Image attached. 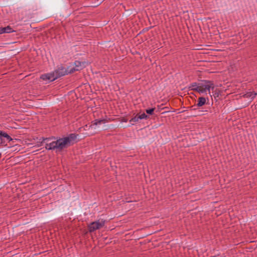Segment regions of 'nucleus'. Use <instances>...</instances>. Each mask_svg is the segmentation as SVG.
<instances>
[{
  "label": "nucleus",
  "instance_id": "1",
  "mask_svg": "<svg viewBox=\"0 0 257 257\" xmlns=\"http://www.w3.org/2000/svg\"><path fill=\"white\" fill-rule=\"evenodd\" d=\"M78 136V134H70L63 138L56 137L55 140L45 144V148L47 150H56V152H61L64 149L67 148L77 143L78 141L77 140Z\"/></svg>",
  "mask_w": 257,
  "mask_h": 257
},
{
  "label": "nucleus",
  "instance_id": "2",
  "mask_svg": "<svg viewBox=\"0 0 257 257\" xmlns=\"http://www.w3.org/2000/svg\"><path fill=\"white\" fill-rule=\"evenodd\" d=\"M201 83H198V86L195 88V91L199 93H206L207 91L210 93V89H213L215 87L213 81L202 80Z\"/></svg>",
  "mask_w": 257,
  "mask_h": 257
},
{
  "label": "nucleus",
  "instance_id": "3",
  "mask_svg": "<svg viewBox=\"0 0 257 257\" xmlns=\"http://www.w3.org/2000/svg\"><path fill=\"white\" fill-rule=\"evenodd\" d=\"M64 76V74L60 73L59 68L55 70L50 73L42 74L40 78L44 81H48L49 82H52L58 78Z\"/></svg>",
  "mask_w": 257,
  "mask_h": 257
},
{
  "label": "nucleus",
  "instance_id": "4",
  "mask_svg": "<svg viewBox=\"0 0 257 257\" xmlns=\"http://www.w3.org/2000/svg\"><path fill=\"white\" fill-rule=\"evenodd\" d=\"M104 224L105 220L103 219L92 222L88 226V230L90 232H92L102 227L104 225Z\"/></svg>",
  "mask_w": 257,
  "mask_h": 257
},
{
  "label": "nucleus",
  "instance_id": "5",
  "mask_svg": "<svg viewBox=\"0 0 257 257\" xmlns=\"http://www.w3.org/2000/svg\"><path fill=\"white\" fill-rule=\"evenodd\" d=\"M0 140L1 143L4 146L7 145V144H5L7 141L10 143L11 141H18V140L16 139H12L7 133L3 131H2Z\"/></svg>",
  "mask_w": 257,
  "mask_h": 257
},
{
  "label": "nucleus",
  "instance_id": "6",
  "mask_svg": "<svg viewBox=\"0 0 257 257\" xmlns=\"http://www.w3.org/2000/svg\"><path fill=\"white\" fill-rule=\"evenodd\" d=\"M148 117V116L145 113H143L141 114H137L135 116L130 119V122L131 123L132 125H134L135 123L138 122L139 119H142L144 118L147 119Z\"/></svg>",
  "mask_w": 257,
  "mask_h": 257
},
{
  "label": "nucleus",
  "instance_id": "7",
  "mask_svg": "<svg viewBox=\"0 0 257 257\" xmlns=\"http://www.w3.org/2000/svg\"><path fill=\"white\" fill-rule=\"evenodd\" d=\"M59 68L60 70V73L64 74V76L67 75L68 74H72L74 73L75 71H78L77 69L75 68V66L71 68L68 67L67 69H66L63 66H61L59 67Z\"/></svg>",
  "mask_w": 257,
  "mask_h": 257
},
{
  "label": "nucleus",
  "instance_id": "8",
  "mask_svg": "<svg viewBox=\"0 0 257 257\" xmlns=\"http://www.w3.org/2000/svg\"><path fill=\"white\" fill-rule=\"evenodd\" d=\"M111 121L110 118L106 117L103 119H96L91 122L92 125H97L101 123H105Z\"/></svg>",
  "mask_w": 257,
  "mask_h": 257
},
{
  "label": "nucleus",
  "instance_id": "9",
  "mask_svg": "<svg viewBox=\"0 0 257 257\" xmlns=\"http://www.w3.org/2000/svg\"><path fill=\"white\" fill-rule=\"evenodd\" d=\"M1 30L3 34L15 33L16 34V30H15L13 27L9 25L7 27H1Z\"/></svg>",
  "mask_w": 257,
  "mask_h": 257
},
{
  "label": "nucleus",
  "instance_id": "10",
  "mask_svg": "<svg viewBox=\"0 0 257 257\" xmlns=\"http://www.w3.org/2000/svg\"><path fill=\"white\" fill-rule=\"evenodd\" d=\"M74 65L78 71L82 70L85 67V62H81L79 61H75Z\"/></svg>",
  "mask_w": 257,
  "mask_h": 257
},
{
  "label": "nucleus",
  "instance_id": "11",
  "mask_svg": "<svg viewBox=\"0 0 257 257\" xmlns=\"http://www.w3.org/2000/svg\"><path fill=\"white\" fill-rule=\"evenodd\" d=\"M57 139L55 137H51L49 138H44L42 137V141L41 142V144L38 145V146H41L43 143L46 141V144L48 143H51L52 141L55 140Z\"/></svg>",
  "mask_w": 257,
  "mask_h": 257
},
{
  "label": "nucleus",
  "instance_id": "12",
  "mask_svg": "<svg viewBox=\"0 0 257 257\" xmlns=\"http://www.w3.org/2000/svg\"><path fill=\"white\" fill-rule=\"evenodd\" d=\"M257 95V93L254 91L252 92H247L244 94L242 95V97L244 98H251L252 100Z\"/></svg>",
  "mask_w": 257,
  "mask_h": 257
},
{
  "label": "nucleus",
  "instance_id": "13",
  "mask_svg": "<svg viewBox=\"0 0 257 257\" xmlns=\"http://www.w3.org/2000/svg\"><path fill=\"white\" fill-rule=\"evenodd\" d=\"M206 103V99L204 97H200L198 98L197 106L201 107Z\"/></svg>",
  "mask_w": 257,
  "mask_h": 257
},
{
  "label": "nucleus",
  "instance_id": "14",
  "mask_svg": "<svg viewBox=\"0 0 257 257\" xmlns=\"http://www.w3.org/2000/svg\"><path fill=\"white\" fill-rule=\"evenodd\" d=\"M147 18L151 25L150 27H153L159 23L157 19L156 20H154V17H147Z\"/></svg>",
  "mask_w": 257,
  "mask_h": 257
},
{
  "label": "nucleus",
  "instance_id": "15",
  "mask_svg": "<svg viewBox=\"0 0 257 257\" xmlns=\"http://www.w3.org/2000/svg\"><path fill=\"white\" fill-rule=\"evenodd\" d=\"M198 86V83L196 82H194L191 84H190V86H189V88H190L191 90L193 91H195V88H196Z\"/></svg>",
  "mask_w": 257,
  "mask_h": 257
},
{
  "label": "nucleus",
  "instance_id": "16",
  "mask_svg": "<svg viewBox=\"0 0 257 257\" xmlns=\"http://www.w3.org/2000/svg\"><path fill=\"white\" fill-rule=\"evenodd\" d=\"M118 119H119V120L120 121V122H126L128 120V118H127V116L120 117H119Z\"/></svg>",
  "mask_w": 257,
  "mask_h": 257
},
{
  "label": "nucleus",
  "instance_id": "17",
  "mask_svg": "<svg viewBox=\"0 0 257 257\" xmlns=\"http://www.w3.org/2000/svg\"><path fill=\"white\" fill-rule=\"evenodd\" d=\"M155 109V108L147 109H146V112L149 114H153Z\"/></svg>",
  "mask_w": 257,
  "mask_h": 257
},
{
  "label": "nucleus",
  "instance_id": "18",
  "mask_svg": "<svg viewBox=\"0 0 257 257\" xmlns=\"http://www.w3.org/2000/svg\"><path fill=\"white\" fill-rule=\"evenodd\" d=\"M219 93L218 92H217L216 91H215L214 93L213 94V95L214 97L215 98L219 96Z\"/></svg>",
  "mask_w": 257,
  "mask_h": 257
},
{
  "label": "nucleus",
  "instance_id": "19",
  "mask_svg": "<svg viewBox=\"0 0 257 257\" xmlns=\"http://www.w3.org/2000/svg\"><path fill=\"white\" fill-rule=\"evenodd\" d=\"M12 36L13 37H17V38H19V34L18 33V31H16V34L15 33H12Z\"/></svg>",
  "mask_w": 257,
  "mask_h": 257
},
{
  "label": "nucleus",
  "instance_id": "20",
  "mask_svg": "<svg viewBox=\"0 0 257 257\" xmlns=\"http://www.w3.org/2000/svg\"><path fill=\"white\" fill-rule=\"evenodd\" d=\"M16 141H11V142L10 143V145L11 146H16L17 144L15 143Z\"/></svg>",
  "mask_w": 257,
  "mask_h": 257
},
{
  "label": "nucleus",
  "instance_id": "21",
  "mask_svg": "<svg viewBox=\"0 0 257 257\" xmlns=\"http://www.w3.org/2000/svg\"><path fill=\"white\" fill-rule=\"evenodd\" d=\"M130 13L131 14H133V16H135L137 14V13H136V11H133L132 12H130Z\"/></svg>",
  "mask_w": 257,
  "mask_h": 257
},
{
  "label": "nucleus",
  "instance_id": "22",
  "mask_svg": "<svg viewBox=\"0 0 257 257\" xmlns=\"http://www.w3.org/2000/svg\"><path fill=\"white\" fill-rule=\"evenodd\" d=\"M161 106H159V109H161L162 110V109H164L167 108L166 107H164L161 108Z\"/></svg>",
  "mask_w": 257,
  "mask_h": 257
},
{
  "label": "nucleus",
  "instance_id": "23",
  "mask_svg": "<svg viewBox=\"0 0 257 257\" xmlns=\"http://www.w3.org/2000/svg\"><path fill=\"white\" fill-rule=\"evenodd\" d=\"M3 34V32H2V31L1 30V27H0V34Z\"/></svg>",
  "mask_w": 257,
  "mask_h": 257
},
{
  "label": "nucleus",
  "instance_id": "24",
  "mask_svg": "<svg viewBox=\"0 0 257 257\" xmlns=\"http://www.w3.org/2000/svg\"><path fill=\"white\" fill-rule=\"evenodd\" d=\"M42 141V138L40 139L39 143L41 144V142Z\"/></svg>",
  "mask_w": 257,
  "mask_h": 257
},
{
  "label": "nucleus",
  "instance_id": "25",
  "mask_svg": "<svg viewBox=\"0 0 257 257\" xmlns=\"http://www.w3.org/2000/svg\"><path fill=\"white\" fill-rule=\"evenodd\" d=\"M60 214V213H57L55 216H58Z\"/></svg>",
  "mask_w": 257,
  "mask_h": 257
},
{
  "label": "nucleus",
  "instance_id": "26",
  "mask_svg": "<svg viewBox=\"0 0 257 257\" xmlns=\"http://www.w3.org/2000/svg\"><path fill=\"white\" fill-rule=\"evenodd\" d=\"M157 15H160V14H154V16H156Z\"/></svg>",
  "mask_w": 257,
  "mask_h": 257
},
{
  "label": "nucleus",
  "instance_id": "27",
  "mask_svg": "<svg viewBox=\"0 0 257 257\" xmlns=\"http://www.w3.org/2000/svg\"><path fill=\"white\" fill-rule=\"evenodd\" d=\"M186 111H187V110H185L182 111L181 112H186Z\"/></svg>",
  "mask_w": 257,
  "mask_h": 257
},
{
  "label": "nucleus",
  "instance_id": "28",
  "mask_svg": "<svg viewBox=\"0 0 257 257\" xmlns=\"http://www.w3.org/2000/svg\"><path fill=\"white\" fill-rule=\"evenodd\" d=\"M133 202V201L132 200H130V201H129V202H130H130Z\"/></svg>",
  "mask_w": 257,
  "mask_h": 257
},
{
  "label": "nucleus",
  "instance_id": "29",
  "mask_svg": "<svg viewBox=\"0 0 257 257\" xmlns=\"http://www.w3.org/2000/svg\"><path fill=\"white\" fill-rule=\"evenodd\" d=\"M167 112V111H165V112ZM164 113H165V112H162V114H164Z\"/></svg>",
  "mask_w": 257,
  "mask_h": 257
}]
</instances>
